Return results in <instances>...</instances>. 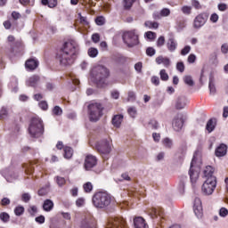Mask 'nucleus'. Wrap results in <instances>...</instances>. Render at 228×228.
Instances as JSON below:
<instances>
[{
	"label": "nucleus",
	"mask_w": 228,
	"mask_h": 228,
	"mask_svg": "<svg viewBox=\"0 0 228 228\" xmlns=\"http://www.w3.org/2000/svg\"><path fill=\"white\" fill-rule=\"evenodd\" d=\"M77 53H79V45L74 40L67 41L61 48L57 58L62 67H70L76 61Z\"/></svg>",
	"instance_id": "nucleus-1"
},
{
	"label": "nucleus",
	"mask_w": 228,
	"mask_h": 228,
	"mask_svg": "<svg viewBox=\"0 0 228 228\" xmlns=\"http://www.w3.org/2000/svg\"><path fill=\"white\" fill-rule=\"evenodd\" d=\"M108 77H110V69L106 66L98 65L93 68L91 71V81L98 88H106L108 86Z\"/></svg>",
	"instance_id": "nucleus-2"
},
{
	"label": "nucleus",
	"mask_w": 228,
	"mask_h": 228,
	"mask_svg": "<svg viewBox=\"0 0 228 228\" xmlns=\"http://www.w3.org/2000/svg\"><path fill=\"white\" fill-rule=\"evenodd\" d=\"M204 177L206 181L201 186V192L203 195H213L215 190L216 189V176L215 174V168L211 166H207L203 171Z\"/></svg>",
	"instance_id": "nucleus-3"
},
{
	"label": "nucleus",
	"mask_w": 228,
	"mask_h": 228,
	"mask_svg": "<svg viewBox=\"0 0 228 228\" xmlns=\"http://www.w3.org/2000/svg\"><path fill=\"white\" fill-rule=\"evenodd\" d=\"M28 134L31 138H40L44 135V121L40 118H32L28 125Z\"/></svg>",
	"instance_id": "nucleus-4"
},
{
	"label": "nucleus",
	"mask_w": 228,
	"mask_h": 228,
	"mask_svg": "<svg viewBox=\"0 0 228 228\" xmlns=\"http://www.w3.org/2000/svg\"><path fill=\"white\" fill-rule=\"evenodd\" d=\"M93 204L97 209H106L111 204V195L99 191L93 196Z\"/></svg>",
	"instance_id": "nucleus-5"
},
{
	"label": "nucleus",
	"mask_w": 228,
	"mask_h": 228,
	"mask_svg": "<svg viewBox=\"0 0 228 228\" xmlns=\"http://www.w3.org/2000/svg\"><path fill=\"white\" fill-rule=\"evenodd\" d=\"M123 42L129 48L135 47L140 44V39L138 38V31L133 29L123 34Z\"/></svg>",
	"instance_id": "nucleus-6"
},
{
	"label": "nucleus",
	"mask_w": 228,
	"mask_h": 228,
	"mask_svg": "<svg viewBox=\"0 0 228 228\" xmlns=\"http://www.w3.org/2000/svg\"><path fill=\"white\" fill-rule=\"evenodd\" d=\"M89 110V120L91 122H97L99 118L102 117V104L101 103H91L88 106Z\"/></svg>",
	"instance_id": "nucleus-7"
},
{
	"label": "nucleus",
	"mask_w": 228,
	"mask_h": 228,
	"mask_svg": "<svg viewBox=\"0 0 228 228\" xmlns=\"http://www.w3.org/2000/svg\"><path fill=\"white\" fill-rule=\"evenodd\" d=\"M200 174V166L197 164V159L195 158V156H193L191 162L190 170H189V175H190L191 183L193 188H195V183L199 179Z\"/></svg>",
	"instance_id": "nucleus-8"
},
{
	"label": "nucleus",
	"mask_w": 228,
	"mask_h": 228,
	"mask_svg": "<svg viewBox=\"0 0 228 228\" xmlns=\"http://www.w3.org/2000/svg\"><path fill=\"white\" fill-rule=\"evenodd\" d=\"M96 150L100 154H110L111 152V145H110V141L103 140L96 143Z\"/></svg>",
	"instance_id": "nucleus-9"
},
{
	"label": "nucleus",
	"mask_w": 228,
	"mask_h": 228,
	"mask_svg": "<svg viewBox=\"0 0 228 228\" xmlns=\"http://www.w3.org/2000/svg\"><path fill=\"white\" fill-rule=\"evenodd\" d=\"M97 165V158L94 155H87L85 159L84 168L86 171L92 170Z\"/></svg>",
	"instance_id": "nucleus-10"
},
{
	"label": "nucleus",
	"mask_w": 228,
	"mask_h": 228,
	"mask_svg": "<svg viewBox=\"0 0 228 228\" xmlns=\"http://www.w3.org/2000/svg\"><path fill=\"white\" fill-rule=\"evenodd\" d=\"M193 212L197 218H202L204 212L202 209V201L200 200V198L194 199Z\"/></svg>",
	"instance_id": "nucleus-11"
},
{
	"label": "nucleus",
	"mask_w": 228,
	"mask_h": 228,
	"mask_svg": "<svg viewBox=\"0 0 228 228\" xmlns=\"http://www.w3.org/2000/svg\"><path fill=\"white\" fill-rule=\"evenodd\" d=\"M183 125L184 119L183 118V114H177L176 116H175L172 123L173 129H175V131H181Z\"/></svg>",
	"instance_id": "nucleus-12"
},
{
	"label": "nucleus",
	"mask_w": 228,
	"mask_h": 228,
	"mask_svg": "<svg viewBox=\"0 0 228 228\" xmlns=\"http://www.w3.org/2000/svg\"><path fill=\"white\" fill-rule=\"evenodd\" d=\"M208 21V15L206 14H200L195 17L194 22H193V27L195 29H200L204 24Z\"/></svg>",
	"instance_id": "nucleus-13"
},
{
	"label": "nucleus",
	"mask_w": 228,
	"mask_h": 228,
	"mask_svg": "<svg viewBox=\"0 0 228 228\" xmlns=\"http://www.w3.org/2000/svg\"><path fill=\"white\" fill-rule=\"evenodd\" d=\"M125 225L126 223L124 222V219L111 218L109 221V225L107 228H123Z\"/></svg>",
	"instance_id": "nucleus-14"
},
{
	"label": "nucleus",
	"mask_w": 228,
	"mask_h": 228,
	"mask_svg": "<svg viewBox=\"0 0 228 228\" xmlns=\"http://www.w3.org/2000/svg\"><path fill=\"white\" fill-rule=\"evenodd\" d=\"M178 45L177 40H175V37H169L167 41V49L169 51V53H175Z\"/></svg>",
	"instance_id": "nucleus-15"
},
{
	"label": "nucleus",
	"mask_w": 228,
	"mask_h": 228,
	"mask_svg": "<svg viewBox=\"0 0 228 228\" xmlns=\"http://www.w3.org/2000/svg\"><path fill=\"white\" fill-rule=\"evenodd\" d=\"M186 104H188V98L186 96H180L176 99L175 108L176 110H184Z\"/></svg>",
	"instance_id": "nucleus-16"
},
{
	"label": "nucleus",
	"mask_w": 228,
	"mask_h": 228,
	"mask_svg": "<svg viewBox=\"0 0 228 228\" xmlns=\"http://www.w3.org/2000/svg\"><path fill=\"white\" fill-rule=\"evenodd\" d=\"M134 228H149V224L145 219L142 216H137L134 218Z\"/></svg>",
	"instance_id": "nucleus-17"
},
{
	"label": "nucleus",
	"mask_w": 228,
	"mask_h": 228,
	"mask_svg": "<svg viewBox=\"0 0 228 228\" xmlns=\"http://www.w3.org/2000/svg\"><path fill=\"white\" fill-rule=\"evenodd\" d=\"M227 145L225 143H221L215 151L216 158H224L227 154Z\"/></svg>",
	"instance_id": "nucleus-18"
},
{
	"label": "nucleus",
	"mask_w": 228,
	"mask_h": 228,
	"mask_svg": "<svg viewBox=\"0 0 228 228\" xmlns=\"http://www.w3.org/2000/svg\"><path fill=\"white\" fill-rule=\"evenodd\" d=\"M155 61L157 65H163L166 69H168L170 67V59L168 57H163L162 55H159L155 59Z\"/></svg>",
	"instance_id": "nucleus-19"
},
{
	"label": "nucleus",
	"mask_w": 228,
	"mask_h": 228,
	"mask_svg": "<svg viewBox=\"0 0 228 228\" xmlns=\"http://www.w3.org/2000/svg\"><path fill=\"white\" fill-rule=\"evenodd\" d=\"M39 82H40V77L34 75L26 81V85L27 86H32L33 88H37V86L38 85Z\"/></svg>",
	"instance_id": "nucleus-20"
},
{
	"label": "nucleus",
	"mask_w": 228,
	"mask_h": 228,
	"mask_svg": "<svg viewBox=\"0 0 228 228\" xmlns=\"http://www.w3.org/2000/svg\"><path fill=\"white\" fill-rule=\"evenodd\" d=\"M26 69H28V70H35L37 67H38V61L37 59H28L25 62Z\"/></svg>",
	"instance_id": "nucleus-21"
},
{
	"label": "nucleus",
	"mask_w": 228,
	"mask_h": 228,
	"mask_svg": "<svg viewBox=\"0 0 228 228\" xmlns=\"http://www.w3.org/2000/svg\"><path fill=\"white\" fill-rule=\"evenodd\" d=\"M82 228H94L95 227V220L91 217H86L82 221Z\"/></svg>",
	"instance_id": "nucleus-22"
},
{
	"label": "nucleus",
	"mask_w": 228,
	"mask_h": 228,
	"mask_svg": "<svg viewBox=\"0 0 228 228\" xmlns=\"http://www.w3.org/2000/svg\"><path fill=\"white\" fill-rule=\"evenodd\" d=\"M124 120V116L119 114V115H115L112 118V125L114 127H119L122 124V121Z\"/></svg>",
	"instance_id": "nucleus-23"
},
{
	"label": "nucleus",
	"mask_w": 228,
	"mask_h": 228,
	"mask_svg": "<svg viewBox=\"0 0 228 228\" xmlns=\"http://www.w3.org/2000/svg\"><path fill=\"white\" fill-rule=\"evenodd\" d=\"M215 127H216V119L210 118L206 125V129L208 133H213L215 131Z\"/></svg>",
	"instance_id": "nucleus-24"
},
{
	"label": "nucleus",
	"mask_w": 228,
	"mask_h": 228,
	"mask_svg": "<svg viewBox=\"0 0 228 228\" xmlns=\"http://www.w3.org/2000/svg\"><path fill=\"white\" fill-rule=\"evenodd\" d=\"M54 208V202L51 200H45L43 203V209L44 211L49 212L53 211V208Z\"/></svg>",
	"instance_id": "nucleus-25"
},
{
	"label": "nucleus",
	"mask_w": 228,
	"mask_h": 228,
	"mask_svg": "<svg viewBox=\"0 0 228 228\" xmlns=\"http://www.w3.org/2000/svg\"><path fill=\"white\" fill-rule=\"evenodd\" d=\"M74 156V150L71 147L64 146V154L63 157L65 159H70Z\"/></svg>",
	"instance_id": "nucleus-26"
},
{
	"label": "nucleus",
	"mask_w": 228,
	"mask_h": 228,
	"mask_svg": "<svg viewBox=\"0 0 228 228\" xmlns=\"http://www.w3.org/2000/svg\"><path fill=\"white\" fill-rule=\"evenodd\" d=\"M19 81L17 80V77H12L8 85L9 88L12 90V92H14V94H16V92L19 90L17 87Z\"/></svg>",
	"instance_id": "nucleus-27"
},
{
	"label": "nucleus",
	"mask_w": 228,
	"mask_h": 228,
	"mask_svg": "<svg viewBox=\"0 0 228 228\" xmlns=\"http://www.w3.org/2000/svg\"><path fill=\"white\" fill-rule=\"evenodd\" d=\"M187 181H188L187 176H182V179L180 180V183L178 184V191L180 193H184V188Z\"/></svg>",
	"instance_id": "nucleus-28"
},
{
	"label": "nucleus",
	"mask_w": 228,
	"mask_h": 228,
	"mask_svg": "<svg viewBox=\"0 0 228 228\" xmlns=\"http://www.w3.org/2000/svg\"><path fill=\"white\" fill-rule=\"evenodd\" d=\"M162 145L166 149H172V147H174V141L168 137H166L162 140Z\"/></svg>",
	"instance_id": "nucleus-29"
},
{
	"label": "nucleus",
	"mask_w": 228,
	"mask_h": 228,
	"mask_svg": "<svg viewBox=\"0 0 228 228\" xmlns=\"http://www.w3.org/2000/svg\"><path fill=\"white\" fill-rule=\"evenodd\" d=\"M3 175L8 183H12L13 179H17V175H15V174H8V169L3 171Z\"/></svg>",
	"instance_id": "nucleus-30"
},
{
	"label": "nucleus",
	"mask_w": 228,
	"mask_h": 228,
	"mask_svg": "<svg viewBox=\"0 0 228 228\" xmlns=\"http://www.w3.org/2000/svg\"><path fill=\"white\" fill-rule=\"evenodd\" d=\"M144 26H146V28H149L150 29H158V28H159V23H158L157 21L148 20L144 23Z\"/></svg>",
	"instance_id": "nucleus-31"
},
{
	"label": "nucleus",
	"mask_w": 228,
	"mask_h": 228,
	"mask_svg": "<svg viewBox=\"0 0 228 228\" xmlns=\"http://www.w3.org/2000/svg\"><path fill=\"white\" fill-rule=\"evenodd\" d=\"M208 89L210 92V95H215L216 94V87L215 86V81H213V78H209V83H208Z\"/></svg>",
	"instance_id": "nucleus-32"
},
{
	"label": "nucleus",
	"mask_w": 228,
	"mask_h": 228,
	"mask_svg": "<svg viewBox=\"0 0 228 228\" xmlns=\"http://www.w3.org/2000/svg\"><path fill=\"white\" fill-rule=\"evenodd\" d=\"M87 54L90 58H97L99 55V50H97V48L91 47L88 49Z\"/></svg>",
	"instance_id": "nucleus-33"
},
{
	"label": "nucleus",
	"mask_w": 228,
	"mask_h": 228,
	"mask_svg": "<svg viewBox=\"0 0 228 228\" xmlns=\"http://www.w3.org/2000/svg\"><path fill=\"white\" fill-rule=\"evenodd\" d=\"M183 82L185 85H188V86H193L195 85L193 78L190 75L183 77Z\"/></svg>",
	"instance_id": "nucleus-34"
},
{
	"label": "nucleus",
	"mask_w": 228,
	"mask_h": 228,
	"mask_svg": "<svg viewBox=\"0 0 228 228\" xmlns=\"http://www.w3.org/2000/svg\"><path fill=\"white\" fill-rule=\"evenodd\" d=\"M0 220H2L4 224H7V222H10V215L6 212L0 213Z\"/></svg>",
	"instance_id": "nucleus-35"
},
{
	"label": "nucleus",
	"mask_w": 228,
	"mask_h": 228,
	"mask_svg": "<svg viewBox=\"0 0 228 228\" xmlns=\"http://www.w3.org/2000/svg\"><path fill=\"white\" fill-rule=\"evenodd\" d=\"M159 77L161 81H168L169 79L168 73H167V69H161L159 71Z\"/></svg>",
	"instance_id": "nucleus-36"
},
{
	"label": "nucleus",
	"mask_w": 228,
	"mask_h": 228,
	"mask_svg": "<svg viewBox=\"0 0 228 228\" xmlns=\"http://www.w3.org/2000/svg\"><path fill=\"white\" fill-rule=\"evenodd\" d=\"M14 214L16 216H22L24 215V207L22 206H18L14 208Z\"/></svg>",
	"instance_id": "nucleus-37"
},
{
	"label": "nucleus",
	"mask_w": 228,
	"mask_h": 228,
	"mask_svg": "<svg viewBox=\"0 0 228 228\" xmlns=\"http://www.w3.org/2000/svg\"><path fill=\"white\" fill-rule=\"evenodd\" d=\"M22 6H35V0H19Z\"/></svg>",
	"instance_id": "nucleus-38"
},
{
	"label": "nucleus",
	"mask_w": 228,
	"mask_h": 228,
	"mask_svg": "<svg viewBox=\"0 0 228 228\" xmlns=\"http://www.w3.org/2000/svg\"><path fill=\"white\" fill-rule=\"evenodd\" d=\"M21 200H22V202H25L26 204H28V202H29V200H31V194H29V192H24L21 195Z\"/></svg>",
	"instance_id": "nucleus-39"
},
{
	"label": "nucleus",
	"mask_w": 228,
	"mask_h": 228,
	"mask_svg": "<svg viewBox=\"0 0 228 228\" xmlns=\"http://www.w3.org/2000/svg\"><path fill=\"white\" fill-rule=\"evenodd\" d=\"M149 126L151 127V129H159V123H158L156 119H151Z\"/></svg>",
	"instance_id": "nucleus-40"
},
{
	"label": "nucleus",
	"mask_w": 228,
	"mask_h": 228,
	"mask_svg": "<svg viewBox=\"0 0 228 228\" xmlns=\"http://www.w3.org/2000/svg\"><path fill=\"white\" fill-rule=\"evenodd\" d=\"M84 190H85L86 193H90V191H92V190H94V185L92 184V183L87 182L84 184Z\"/></svg>",
	"instance_id": "nucleus-41"
},
{
	"label": "nucleus",
	"mask_w": 228,
	"mask_h": 228,
	"mask_svg": "<svg viewBox=\"0 0 228 228\" xmlns=\"http://www.w3.org/2000/svg\"><path fill=\"white\" fill-rule=\"evenodd\" d=\"M55 182L57 183L58 186L61 187L65 184L66 180L64 177L61 176H56L55 177Z\"/></svg>",
	"instance_id": "nucleus-42"
},
{
	"label": "nucleus",
	"mask_w": 228,
	"mask_h": 228,
	"mask_svg": "<svg viewBox=\"0 0 228 228\" xmlns=\"http://www.w3.org/2000/svg\"><path fill=\"white\" fill-rule=\"evenodd\" d=\"M53 113L54 115H56L57 117H60V116L62 115L63 110H61L60 106H55V107L53 109Z\"/></svg>",
	"instance_id": "nucleus-43"
},
{
	"label": "nucleus",
	"mask_w": 228,
	"mask_h": 228,
	"mask_svg": "<svg viewBox=\"0 0 228 228\" xmlns=\"http://www.w3.org/2000/svg\"><path fill=\"white\" fill-rule=\"evenodd\" d=\"M190 51H191V46H190V45H185V46L181 50V55H182V56H186V54H190Z\"/></svg>",
	"instance_id": "nucleus-44"
},
{
	"label": "nucleus",
	"mask_w": 228,
	"mask_h": 228,
	"mask_svg": "<svg viewBox=\"0 0 228 228\" xmlns=\"http://www.w3.org/2000/svg\"><path fill=\"white\" fill-rule=\"evenodd\" d=\"M128 111V115L132 118H136V108L134 107H130L127 110Z\"/></svg>",
	"instance_id": "nucleus-45"
},
{
	"label": "nucleus",
	"mask_w": 228,
	"mask_h": 228,
	"mask_svg": "<svg viewBox=\"0 0 228 228\" xmlns=\"http://www.w3.org/2000/svg\"><path fill=\"white\" fill-rule=\"evenodd\" d=\"M145 37L148 40H156V32L148 31L145 33Z\"/></svg>",
	"instance_id": "nucleus-46"
},
{
	"label": "nucleus",
	"mask_w": 228,
	"mask_h": 228,
	"mask_svg": "<svg viewBox=\"0 0 228 228\" xmlns=\"http://www.w3.org/2000/svg\"><path fill=\"white\" fill-rule=\"evenodd\" d=\"M78 19H79L80 22L82 24H84V26H88V24H90V22H88V20L86 19V17L81 15V12L78 13Z\"/></svg>",
	"instance_id": "nucleus-47"
},
{
	"label": "nucleus",
	"mask_w": 228,
	"mask_h": 228,
	"mask_svg": "<svg viewBox=\"0 0 228 228\" xmlns=\"http://www.w3.org/2000/svg\"><path fill=\"white\" fill-rule=\"evenodd\" d=\"M134 1H136V0H124L125 9L129 10V8H131V6H133V4L134 3Z\"/></svg>",
	"instance_id": "nucleus-48"
},
{
	"label": "nucleus",
	"mask_w": 228,
	"mask_h": 228,
	"mask_svg": "<svg viewBox=\"0 0 228 228\" xmlns=\"http://www.w3.org/2000/svg\"><path fill=\"white\" fill-rule=\"evenodd\" d=\"M165 45V37L160 36L157 40V47H163Z\"/></svg>",
	"instance_id": "nucleus-49"
},
{
	"label": "nucleus",
	"mask_w": 228,
	"mask_h": 228,
	"mask_svg": "<svg viewBox=\"0 0 228 228\" xmlns=\"http://www.w3.org/2000/svg\"><path fill=\"white\" fill-rule=\"evenodd\" d=\"M151 82L155 86H159V77L152 76L151 78Z\"/></svg>",
	"instance_id": "nucleus-50"
},
{
	"label": "nucleus",
	"mask_w": 228,
	"mask_h": 228,
	"mask_svg": "<svg viewBox=\"0 0 228 228\" xmlns=\"http://www.w3.org/2000/svg\"><path fill=\"white\" fill-rule=\"evenodd\" d=\"M8 117V110L3 107L0 110V118H6Z\"/></svg>",
	"instance_id": "nucleus-51"
},
{
	"label": "nucleus",
	"mask_w": 228,
	"mask_h": 228,
	"mask_svg": "<svg viewBox=\"0 0 228 228\" xmlns=\"http://www.w3.org/2000/svg\"><path fill=\"white\" fill-rule=\"evenodd\" d=\"M176 70H178V72H184V62L183 61H179L176 63Z\"/></svg>",
	"instance_id": "nucleus-52"
},
{
	"label": "nucleus",
	"mask_w": 228,
	"mask_h": 228,
	"mask_svg": "<svg viewBox=\"0 0 228 228\" xmlns=\"http://www.w3.org/2000/svg\"><path fill=\"white\" fill-rule=\"evenodd\" d=\"M146 54L147 56H154V54H156V49H154L153 47H148L146 49Z\"/></svg>",
	"instance_id": "nucleus-53"
},
{
	"label": "nucleus",
	"mask_w": 228,
	"mask_h": 228,
	"mask_svg": "<svg viewBox=\"0 0 228 228\" xmlns=\"http://www.w3.org/2000/svg\"><path fill=\"white\" fill-rule=\"evenodd\" d=\"M182 12L184 15H190V13H191V7L185 5L182 7Z\"/></svg>",
	"instance_id": "nucleus-54"
},
{
	"label": "nucleus",
	"mask_w": 228,
	"mask_h": 228,
	"mask_svg": "<svg viewBox=\"0 0 228 228\" xmlns=\"http://www.w3.org/2000/svg\"><path fill=\"white\" fill-rule=\"evenodd\" d=\"M160 15L161 17H168V15H170V9L168 8H163L160 11Z\"/></svg>",
	"instance_id": "nucleus-55"
},
{
	"label": "nucleus",
	"mask_w": 228,
	"mask_h": 228,
	"mask_svg": "<svg viewBox=\"0 0 228 228\" xmlns=\"http://www.w3.org/2000/svg\"><path fill=\"white\" fill-rule=\"evenodd\" d=\"M228 215V210L225 208H221L219 210V216H222V218H225Z\"/></svg>",
	"instance_id": "nucleus-56"
},
{
	"label": "nucleus",
	"mask_w": 228,
	"mask_h": 228,
	"mask_svg": "<svg viewBox=\"0 0 228 228\" xmlns=\"http://www.w3.org/2000/svg\"><path fill=\"white\" fill-rule=\"evenodd\" d=\"M39 108L41 110H43L44 111H45L49 108V105L47 104V102L42 101V102H39Z\"/></svg>",
	"instance_id": "nucleus-57"
},
{
	"label": "nucleus",
	"mask_w": 228,
	"mask_h": 228,
	"mask_svg": "<svg viewBox=\"0 0 228 228\" xmlns=\"http://www.w3.org/2000/svg\"><path fill=\"white\" fill-rule=\"evenodd\" d=\"M104 17L102 16L97 17L95 20V23L97 24V26H104Z\"/></svg>",
	"instance_id": "nucleus-58"
},
{
	"label": "nucleus",
	"mask_w": 228,
	"mask_h": 228,
	"mask_svg": "<svg viewBox=\"0 0 228 228\" xmlns=\"http://www.w3.org/2000/svg\"><path fill=\"white\" fill-rule=\"evenodd\" d=\"M196 60H197V56L193 53H191L188 56L187 61H188V63H195Z\"/></svg>",
	"instance_id": "nucleus-59"
},
{
	"label": "nucleus",
	"mask_w": 228,
	"mask_h": 228,
	"mask_svg": "<svg viewBox=\"0 0 228 228\" xmlns=\"http://www.w3.org/2000/svg\"><path fill=\"white\" fill-rule=\"evenodd\" d=\"M35 220L37 224H45V216H39L36 217Z\"/></svg>",
	"instance_id": "nucleus-60"
},
{
	"label": "nucleus",
	"mask_w": 228,
	"mask_h": 228,
	"mask_svg": "<svg viewBox=\"0 0 228 228\" xmlns=\"http://www.w3.org/2000/svg\"><path fill=\"white\" fill-rule=\"evenodd\" d=\"M110 95L112 97V99H118V97H120V93L118 90H113L110 93Z\"/></svg>",
	"instance_id": "nucleus-61"
},
{
	"label": "nucleus",
	"mask_w": 228,
	"mask_h": 228,
	"mask_svg": "<svg viewBox=\"0 0 228 228\" xmlns=\"http://www.w3.org/2000/svg\"><path fill=\"white\" fill-rule=\"evenodd\" d=\"M92 40L94 44H98V42L101 40V36H99V34H93Z\"/></svg>",
	"instance_id": "nucleus-62"
},
{
	"label": "nucleus",
	"mask_w": 228,
	"mask_h": 228,
	"mask_svg": "<svg viewBox=\"0 0 228 228\" xmlns=\"http://www.w3.org/2000/svg\"><path fill=\"white\" fill-rule=\"evenodd\" d=\"M142 62H137L134 65V70H136L138 72V74H140V72H142Z\"/></svg>",
	"instance_id": "nucleus-63"
},
{
	"label": "nucleus",
	"mask_w": 228,
	"mask_h": 228,
	"mask_svg": "<svg viewBox=\"0 0 228 228\" xmlns=\"http://www.w3.org/2000/svg\"><path fill=\"white\" fill-rule=\"evenodd\" d=\"M221 53H223V54H227V53H228V45L227 44H224L221 46Z\"/></svg>",
	"instance_id": "nucleus-64"
}]
</instances>
